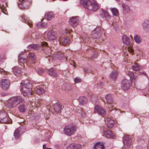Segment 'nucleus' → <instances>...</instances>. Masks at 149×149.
<instances>
[{"label": "nucleus", "instance_id": "obj_1", "mask_svg": "<svg viewBox=\"0 0 149 149\" xmlns=\"http://www.w3.org/2000/svg\"><path fill=\"white\" fill-rule=\"evenodd\" d=\"M21 84L20 91L24 96H30L32 93L33 88L31 84L28 80L22 81Z\"/></svg>", "mask_w": 149, "mask_h": 149}, {"label": "nucleus", "instance_id": "obj_2", "mask_svg": "<svg viewBox=\"0 0 149 149\" xmlns=\"http://www.w3.org/2000/svg\"><path fill=\"white\" fill-rule=\"evenodd\" d=\"M24 99L21 96H17L10 98L6 104V107L9 109L16 107L20 103L24 101Z\"/></svg>", "mask_w": 149, "mask_h": 149}, {"label": "nucleus", "instance_id": "obj_3", "mask_svg": "<svg viewBox=\"0 0 149 149\" xmlns=\"http://www.w3.org/2000/svg\"><path fill=\"white\" fill-rule=\"evenodd\" d=\"M80 3L86 8L95 11L99 8L98 3L93 0H81Z\"/></svg>", "mask_w": 149, "mask_h": 149}, {"label": "nucleus", "instance_id": "obj_4", "mask_svg": "<svg viewBox=\"0 0 149 149\" xmlns=\"http://www.w3.org/2000/svg\"><path fill=\"white\" fill-rule=\"evenodd\" d=\"M0 122L8 124H11L12 123L10 118L7 115L4 110L0 111Z\"/></svg>", "mask_w": 149, "mask_h": 149}, {"label": "nucleus", "instance_id": "obj_5", "mask_svg": "<svg viewBox=\"0 0 149 149\" xmlns=\"http://www.w3.org/2000/svg\"><path fill=\"white\" fill-rule=\"evenodd\" d=\"M76 131V127L73 125H68L65 126L64 129L65 134L68 135L73 134Z\"/></svg>", "mask_w": 149, "mask_h": 149}, {"label": "nucleus", "instance_id": "obj_6", "mask_svg": "<svg viewBox=\"0 0 149 149\" xmlns=\"http://www.w3.org/2000/svg\"><path fill=\"white\" fill-rule=\"evenodd\" d=\"M51 57L53 60L54 61H56L57 60H61L65 59L66 60L67 59L66 57L62 52H57L56 54H52L51 56Z\"/></svg>", "mask_w": 149, "mask_h": 149}, {"label": "nucleus", "instance_id": "obj_7", "mask_svg": "<svg viewBox=\"0 0 149 149\" xmlns=\"http://www.w3.org/2000/svg\"><path fill=\"white\" fill-rule=\"evenodd\" d=\"M100 28L98 27L92 32L91 37L93 39H98L100 38L101 36Z\"/></svg>", "mask_w": 149, "mask_h": 149}, {"label": "nucleus", "instance_id": "obj_8", "mask_svg": "<svg viewBox=\"0 0 149 149\" xmlns=\"http://www.w3.org/2000/svg\"><path fill=\"white\" fill-rule=\"evenodd\" d=\"M123 142L125 147H127V149H131L130 148L131 144V141L128 135H125L123 138ZM126 148V147H125Z\"/></svg>", "mask_w": 149, "mask_h": 149}, {"label": "nucleus", "instance_id": "obj_9", "mask_svg": "<svg viewBox=\"0 0 149 149\" xmlns=\"http://www.w3.org/2000/svg\"><path fill=\"white\" fill-rule=\"evenodd\" d=\"M131 85L130 81L126 79H124L121 82V88L124 91L127 90Z\"/></svg>", "mask_w": 149, "mask_h": 149}, {"label": "nucleus", "instance_id": "obj_10", "mask_svg": "<svg viewBox=\"0 0 149 149\" xmlns=\"http://www.w3.org/2000/svg\"><path fill=\"white\" fill-rule=\"evenodd\" d=\"M10 82L7 79H3L1 81V86L2 88L4 91L7 90L10 86Z\"/></svg>", "mask_w": 149, "mask_h": 149}, {"label": "nucleus", "instance_id": "obj_11", "mask_svg": "<svg viewBox=\"0 0 149 149\" xmlns=\"http://www.w3.org/2000/svg\"><path fill=\"white\" fill-rule=\"evenodd\" d=\"M79 19L78 17H72L69 20V23L73 27L77 25L79 22Z\"/></svg>", "mask_w": 149, "mask_h": 149}, {"label": "nucleus", "instance_id": "obj_12", "mask_svg": "<svg viewBox=\"0 0 149 149\" xmlns=\"http://www.w3.org/2000/svg\"><path fill=\"white\" fill-rule=\"evenodd\" d=\"M95 110L96 112L102 116L105 115V112L104 109L99 106H96L95 107Z\"/></svg>", "mask_w": 149, "mask_h": 149}, {"label": "nucleus", "instance_id": "obj_13", "mask_svg": "<svg viewBox=\"0 0 149 149\" xmlns=\"http://www.w3.org/2000/svg\"><path fill=\"white\" fill-rule=\"evenodd\" d=\"M29 62L30 63L28 65L29 66L32 67L34 64V61L35 57V55L33 53H30L28 55Z\"/></svg>", "mask_w": 149, "mask_h": 149}, {"label": "nucleus", "instance_id": "obj_14", "mask_svg": "<svg viewBox=\"0 0 149 149\" xmlns=\"http://www.w3.org/2000/svg\"><path fill=\"white\" fill-rule=\"evenodd\" d=\"M101 16L104 19L108 20L110 18V16L107 12L104 10L102 9L100 13Z\"/></svg>", "mask_w": 149, "mask_h": 149}, {"label": "nucleus", "instance_id": "obj_15", "mask_svg": "<svg viewBox=\"0 0 149 149\" xmlns=\"http://www.w3.org/2000/svg\"><path fill=\"white\" fill-rule=\"evenodd\" d=\"M21 20L23 22L27 24L29 26L31 27L32 25V22L30 20L28 17L24 15H22L21 16Z\"/></svg>", "mask_w": 149, "mask_h": 149}, {"label": "nucleus", "instance_id": "obj_16", "mask_svg": "<svg viewBox=\"0 0 149 149\" xmlns=\"http://www.w3.org/2000/svg\"><path fill=\"white\" fill-rule=\"evenodd\" d=\"M143 30L146 32L149 31V20H145L142 24Z\"/></svg>", "mask_w": 149, "mask_h": 149}, {"label": "nucleus", "instance_id": "obj_17", "mask_svg": "<svg viewBox=\"0 0 149 149\" xmlns=\"http://www.w3.org/2000/svg\"><path fill=\"white\" fill-rule=\"evenodd\" d=\"M63 107L60 103H56L54 104V109L55 112L59 113L61 111Z\"/></svg>", "mask_w": 149, "mask_h": 149}, {"label": "nucleus", "instance_id": "obj_18", "mask_svg": "<svg viewBox=\"0 0 149 149\" xmlns=\"http://www.w3.org/2000/svg\"><path fill=\"white\" fill-rule=\"evenodd\" d=\"M122 40L123 43L126 45H130L131 38L126 35L123 36Z\"/></svg>", "mask_w": 149, "mask_h": 149}, {"label": "nucleus", "instance_id": "obj_19", "mask_svg": "<svg viewBox=\"0 0 149 149\" xmlns=\"http://www.w3.org/2000/svg\"><path fill=\"white\" fill-rule=\"evenodd\" d=\"M103 134L107 138H114L115 137V135L109 130L104 131L103 132Z\"/></svg>", "mask_w": 149, "mask_h": 149}, {"label": "nucleus", "instance_id": "obj_20", "mask_svg": "<svg viewBox=\"0 0 149 149\" xmlns=\"http://www.w3.org/2000/svg\"><path fill=\"white\" fill-rule=\"evenodd\" d=\"M48 74L50 76L56 77L58 76V74L56 70L53 68H52L49 69Z\"/></svg>", "mask_w": 149, "mask_h": 149}, {"label": "nucleus", "instance_id": "obj_21", "mask_svg": "<svg viewBox=\"0 0 149 149\" xmlns=\"http://www.w3.org/2000/svg\"><path fill=\"white\" fill-rule=\"evenodd\" d=\"M13 72L14 74L16 76H19L20 75L22 71L20 68L18 67H14L12 68Z\"/></svg>", "mask_w": 149, "mask_h": 149}, {"label": "nucleus", "instance_id": "obj_22", "mask_svg": "<svg viewBox=\"0 0 149 149\" xmlns=\"http://www.w3.org/2000/svg\"><path fill=\"white\" fill-rule=\"evenodd\" d=\"M47 36L48 39L50 40H54L56 39L54 33L53 31H48Z\"/></svg>", "mask_w": 149, "mask_h": 149}, {"label": "nucleus", "instance_id": "obj_23", "mask_svg": "<svg viewBox=\"0 0 149 149\" xmlns=\"http://www.w3.org/2000/svg\"><path fill=\"white\" fill-rule=\"evenodd\" d=\"M36 93L38 95H41L44 93L45 91L44 88L42 87H37L34 90Z\"/></svg>", "mask_w": 149, "mask_h": 149}, {"label": "nucleus", "instance_id": "obj_24", "mask_svg": "<svg viewBox=\"0 0 149 149\" xmlns=\"http://www.w3.org/2000/svg\"><path fill=\"white\" fill-rule=\"evenodd\" d=\"M40 46L38 44H32L28 46L27 48L28 50H30L31 49L38 50L40 49Z\"/></svg>", "mask_w": 149, "mask_h": 149}, {"label": "nucleus", "instance_id": "obj_25", "mask_svg": "<svg viewBox=\"0 0 149 149\" xmlns=\"http://www.w3.org/2000/svg\"><path fill=\"white\" fill-rule=\"evenodd\" d=\"M79 104L82 105L86 104L87 102V99L85 97L81 96L79 98Z\"/></svg>", "mask_w": 149, "mask_h": 149}, {"label": "nucleus", "instance_id": "obj_26", "mask_svg": "<svg viewBox=\"0 0 149 149\" xmlns=\"http://www.w3.org/2000/svg\"><path fill=\"white\" fill-rule=\"evenodd\" d=\"M69 40L67 38H60L58 40V42L60 45H65L68 43Z\"/></svg>", "mask_w": 149, "mask_h": 149}, {"label": "nucleus", "instance_id": "obj_27", "mask_svg": "<svg viewBox=\"0 0 149 149\" xmlns=\"http://www.w3.org/2000/svg\"><path fill=\"white\" fill-rule=\"evenodd\" d=\"M106 120L107 122V124L108 127L109 128H111L114 125V120L112 119L109 118H107Z\"/></svg>", "mask_w": 149, "mask_h": 149}, {"label": "nucleus", "instance_id": "obj_28", "mask_svg": "<svg viewBox=\"0 0 149 149\" xmlns=\"http://www.w3.org/2000/svg\"><path fill=\"white\" fill-rule=\"evenodd\" d=\"M101 148V149H104V145L101 142H98L96 143L93 147V149H97V148Z\"/></svg>", "mask_w": 149, "mask_h": 149}, {"label": "nucleus", "instance_id": "obj_29", "mask_svg": "<svg viewBox=\"0 0 149 149\" xmlns=\"http://www.w3.org/2000/svg\"><path fill=\"white\" fill-rule=\"evenodd\" d=\"M45 17L47 20H50L54 17L53 14L52 12L47 13L45 14Z\"/></svg>", "mask_w": 149, "mask_h": 149}, {"label": "nucleus", "instance_id": "obj_30", "mask_svg": "<svg viewBox=\"0 0 149 149\" xmlns=\"http://www.w3.org/2000/svg\"><path fill=\"white\" fill-rule=\"evenodd\" d=\"M105 99L108 103L111 104L113 102V100L111 95L110 94L107 95L105 96Z\"/></svg>", "mask_w": 149, "mask_h": 149}, {"label": "nucleus", "instance_id": "obj_31", "mask_svg": "<svg viewBox=\"0 0 149 149\" xmlns=\"http://www.w3.org/2000/svg\"><path fill=\"white\" fill-rule=\"evenodd\" d=\"M128 75L130 77V79L132 82L135 81L137 77L134 76L133 72H130L128 73Z\"/></svg>", "mask_w": 149, "mask_h": 149}, {"label": "nucleus", "instance_id": "obj_32", "mask_svg": "<svg viewBox=\"0 0 149 149\" xmlns=\"http://www.w3.org/2000/svg\"><path fill=\"white\" fill-rule=\"evenodd\" d=\"M122 7L125 13H128L130 11V8L129 5L126 4H123Z\"/></svg>", "mask_w": 149, "mask_h": 149}, {"label": "nucleus", "instance_id": "obj_33", "mask_svg": "<svg viewBox=\"0 0 149 149\" xmlns=\"http://www.w3.org/2000/svg\"><path fill=\"white\" fill-rule=\"evenodd\" d=\"M118 74V72L116 71H115L111 73L110 76L111 79L115 80L116 79Z\"/></svg>", "mask_w": 149, "mask_h": 149}, {"label": "nucleus", "instance_id": "obj_34", "mask_svg": "<svg viewBox=\"0 0 149 149\" xmlns=\"http://www.w3.org/2000/svg\"><path fill=\"white\" fill-rule=\"evenodd\" d=\"M21 128H18L16 130L14 133V135L15 138H18L20 135Z\"/></svg>", "mask_w": 149, "mask_h": 149}, {"label": "nucleus", "instance_id": "obj_35", "mask_svg": "<svg viewBox=\"0 0 149 149\" xmlns=\"http://www.w3.org/2000/svg\"><path fill=\"white\" fill-rule=\"evenodd\" d=\"M134 39L135 42L137 44L140 43L141 41V39L140 37L137 35L134 36Z\"/></svg>", "mask_w": 149, "mask_h": 149}, {"label": "nucleus", "instance_id": "obj_36", "mask_svg": "<svg viewBox=\"0 0 149 149\" xmlns=\"http://www.w3.org/2000/svg\"><path fill=\"white\" fill-rule=\"evenodd\" d=\"M132 68L135 71L140 70L142 69V67L138 64H136L134 66H132Z\"/></svg>", "mask_w": 149, "mask_h": 149}, {"label": "nucleus", "instance_id": "obj_37", "mask_svg": "<svg viewBox=\"0 0 149 149\" xmlns=\"http://www.w3.org/2000/svg\"><path fill=\"white\" fill-rule=\"evenodd\" d=\"M19 61L22 63H26L27 60L26 58L23 57L21 54H20L19 56Z\"/></svg>", "mask_w": 149, "mask_h": 149}, {"label": "nucleus", "instance_id": "obj_38", "mask_svg": "<svg viewBox=\"0 0 149 149\" xmlns=\"http://www.w3.org/2000/svg\"><path fill=\"white\" fill-rule=\"evenodd\" d=\"M19 111L21 112H24L26 111V108L24 104L21 105L18 107Z\"/></svg>", "mask_w": 149, "mask_h": 149}, {"label": "nucleus", "instance_id": "obj_39", "mask_svg": "<svg viewBox=\"0 0 149 149\" xmlns=\"http://www.w3.org/2000/svg\"><path fill=\"white\" fill-rule=\"evenodd\" d=\"M113 15L117 16L118 15V10L116 8H111L110 9Z\"/></svg>", "mask_w": 149, "mask_h": 149}, {"label": "nucleus", "instance_id": "obj_40", "mask_svg": "<svg viewBox=\"0 0 149 149\" xmlns=\"http://www.w3.org/2000/svg\"><path fill=\"white\" fill-rule=\"evenodd\" d=\"M46 24L43 22H40L37 24V27L39 28H45L46 26Z\"/></svg>", "mask_w": 149, "mask_h": 149}, {"label": "nucleus", "instance_id": "obj_41", "mask_svg": "<svg viewBox=\"0 0 149 149\" xmlns=\"http://www.w3.org/2000/svg\"><path fill=\"white\" fill-rule=\"evenodd\" d=\"M73 149H81L82 146L79 144L72 143Z\"/></svg>", "mask_w": 149, "mask_h": 149}, {"label": "nucleus", "instance_id": "obj_42", "mask_svg": "<svg viewBox=\"0 0 149 149\" xmlns=\"http://www.w3.org/2000/svg\"><path fill=\"white\" fill-rule=\"evenodd\" d=\"M0 8H1V11L5 14H6L7 10L6 9V7L3 5H1L0 4Z\"/></svg>", "mask_w": 149, "mask_h": 149}, {"label": "nucleus", "instance_id": "obj_43", "mask_svg": "<svg viewBox=\"0 0 149 149\" xmlns=\"http://www.w3.org/2000/svg\"><path fill=\"white\" fill-rule=\"evenodd\" d=\"M107 109L110 111H112L113 110H115L116 111L118 110L116 108L114 107L113 106L110 105L108 106Z\"/></svg>", "mask_w": 149, "mask_h": 149}, {"label": "nucleus", "instance_id": "obj_44", "mask_svg": "<svg viewBox=\"0 0 149 149\" xmlns=\"http://www.w3.org/2000/svg\"><path fill=\"white\" fill-rule=\"evenodd\" d=\"M41 103L40 102H39L38 101H36L35 102L32 103V106L35 107H39L40 104Z\"/></svg>", "mask_w": 149, "mask_h": 149}, {"label": "nucleus", "instance_id": "obj_45", "mask_svg": "<svg viewBox=\"0 0 149 149\" xmlns=\"http://www.w3.org/2000/svg\"><path fill=\"white\" fill-rule=\"evenodd\" d=\"M36 71L39 74L41 75L44 72V70L43 69L41 68H39L36 70Z\"/></svg>", "mask_w": 149, "mask_h": 149}, {"label": "nucleus", "instance_id": "obj_46", "mask_svg": "<svg viewBox=\"0 0 149 149\" xmlns=\"http://www.w3.org/2000/svg\"><path fill=\"white\" fill-rule=\"evenodd\" d=\"M97 56V53L96 52H94L91 58V59L92 60L94 59L95 58H96Z\"/></svg>", "mask_w": 149, "mask_h": 149}, {"label": "nucleus", "instance_id": "obj_47", "mask_svg": "<svg viewBox=\"0 0 149 149\" xmlns=\"http://www.w3.org/2000/svg\"><path fill=\"white\" fill-rule=\"evenodd\" d=\"M81 81V79L78 77H77L74 79V81L75 83H76L80 82Z\"/></svg>", "mask_w": 149, "mask_h": 149}, {"label": "nucleus", "instance_id": "obj_48", "mask_svg": "<svg viewBox=\"0 0 149 149\" xmlns=\"http://www.w3.org/2000/svg\"><path fill=\"white\" fill-rule=\"evenodd\" d=\"M8 72L4 70L3 69L0 68V73L4 74H8Z\"/></svg>", "mask_w": 149, "mask_h": 149}, {"label": "nucleus", "instance_id": "obj_49", "mask_svg": "<svg viewBox=\"0 0 149 149\" xmlns=\"http://www.w3.org/2000/svg\"><path fill=\"white\" fill-rule=\"evenodd\" d=\"M80 111H81V112H79V113L81 114V116L83 117H84L86 115L85 112L83 111V110L81 109H80Z\"/></svg>", "mask_w": 149, "mask_h": 149}, {"label": "nucleus", "instance_id": "obj_50", "mask_svg": "<svg viewBox=\"0 0 149 149\" xmlns=\"http://www.w3.org/2000/svg\"><path fill=\"white\" fill-rule=\"evenodd\" d=\"M138 50L139 51V52H138V54H139L140 55H143V50L141 49L138 48Z\"/></svg>", "mask_w": 149, "mask_h": 149}, {"label": "nucleus", "instance_id": "obj_51", "mask_svg": "<svg viewBox=\"0 0 149 149\" xmlns=\"http://www.w3.org/2000/svg\"><path fill=\"white\" fill-rule=\"evenodd\" d=\"M41 44L42 46H47L49 49H50V47L48 46V44L47 42H42Z\"/></svg>", "mask_w": 149, "mask_h": 149}, {"label": "nucleus", "instance_id": "obj_52", "mask_svg": "<svg viewBox=\"0 0 149 149\" xmlns=\"http://www.w3.org/2000/svg\"><path fill=\"white\" fill-rule=\"evenodd\" d=\"M66 149H73L72 143L68 145Z\"/></svg>", "mask_w": 149, "mask_h": 149}, {"label": "nucleus", "instance_id": "obj_53", "mask_svg": "<svg viewBox=\"0 0 149 149\" xmlns=\"http://www.w3.org/2000/svg\"><path fill=\"white\" fill-rule=\"evenodd\" d=\"M127 49L128 52L130 53H132L133 52V50L131 47H128Z\"/></svg>", "mask_w": 149, "mask_h": 149}, {"label": "nucleus", "instance_id": "obj_54", "mask_svg": "<svg viewBox=\"0 0 149 149\" xmlns=\"http://www.w3.org/2000/svg\"><path fill=\"white\" fill-rule=\"evenodd\" d=\"M72 89V86L70 85H68L67 86V88H66V91H69Z\"/></svg>", "mask_w": 149, "mask_h": 149}, {"label": "nucleus", "instance_id": "obj_55", "mask_svg": "<svg viewBox=\"0 0 149 149\" xmlns=\"http://www.w3.org/2000/svg\"><path fill=\"white\" fill-rule=\"evenodd\" d=\"M103 82H100L98 84V86H99V87H102V86H103Z\"/></svg>", "mask_w": 149, "mask_h": 149}, {"label": "nucleus", "instance_id": "obj_56", "mask_svg": "<svg viewBox=\"0 0 149 149\" xmlns=\"http://www.w3.org/2000/svg\"><path fill=\"white\" fill-rule=\"evenodd\" d=\"M8 94L5 92H2L1 93V95L3 96H5L7 95Z\"/></svg>", "mask_w": 149, "mask_h": 149}, {"label": "nucleus", "instance_id": "obj_57", "mask_svg": "<svg viewBox=\"0 0 149 149\" xmlns=\"http://www.w3.org/2000/svg\"><path fill=\"white\" fill-rule=\"evenodd\" d=\"M140 75H144L146 76L147 78H148V76H147V75H146L145 73L143 72H141L140 73Z\"/></svg>", "mask_w": 149, "mask_h": 149}, {"label": "nucleus", "instance_id": "obj_58", "mask_svg": "<svg viewBox=\"0 0 149 149\" xmlns=\"http://www.w3.org/2000/svg\"><path fill=\"white\" fill-rule=\"evenodd\" d=\"M70 63L72 65H74V64L75 63L74 61L73 60H71L70 62Z\"/></svg>", "mask_w": 149, "mask_h": 149}, {"label": "nucleus", "instance_id": "obj_59", "mask_svg": "<svg viewBox=\"0 0 149 149\" xmlns=\"http://www.w3.org/2000/svg\"><path fill=\"white\" fill-rule=\"evenodd\" d=\"M84 72L85 73H87L88 72V70L86 68L84 69Z\"/></svg>", "mask_w": 149, "mask_h": 149}, {"label": "nucleus", "instance_id": "obj_60", "mask_svg": "<svg viewBox=\"0 0 149 149\" xmlns=\"http://www.w3.org/2000/svg\"><path fill=\"white\" fill-rule=\"evenodd\" d=\"M44 148H47L46 147V144H44L43 145V148L44 149Z\"/></svg>", "mask_w": 149, "mask_h": 149}, {"label": "nucleus", "instance_id": "obj_61", "mask_svg": "<svg viewBox=\"0 0 149 149\" xmlns=\"http://www.w3.org/2000/svg\"><path fill=\"white\" fill-rule=\"evenodd\" d=\"M44 149H52L51 148H44Z\"/></svg>", "mask_w": 149, "mask_h": 149}, {"label": "nucleus", "instance_id": "obj_62", "mask_svg": "<svg viewBox=\"0 0 149 149\" xmlns=\"http://www.w3.org/2000/svg\"><path fill=\"white\" fill-rule=\"evenodd\" d=\"M122 149H126V148L124 146L123 147V148Z\"/></svg>", "mask_w": 149, "mask_h": 149}, {"label": "nucleus", "instance_id": "obj_63", "mask_svg": "<svg viewBox=\"0 0 149 149\" xmlns=\"http://www.w3.org/2000/svg\"><path fill=\"white\" fill-rule=\"evenodd\" d=\"M2 59V58L1 57V56H0V61Z\"/></svg>", "mask_w": 149, "mask_h": 149}, {"label": "nucleus", "instance_id": "obj_64", "mask_svg": "<svg viewBox=\"0 0 149 149\" xmlns=\"http://www.w3.org/2000/svg\"><path fill=\"white\" fill-rule=\"evenodd\" d=\"M85 41H87V40H85ZM87 41H88V40H87Z\"/></svg>", "mask_w": 149, "mask_h": 149}]
</instances>
